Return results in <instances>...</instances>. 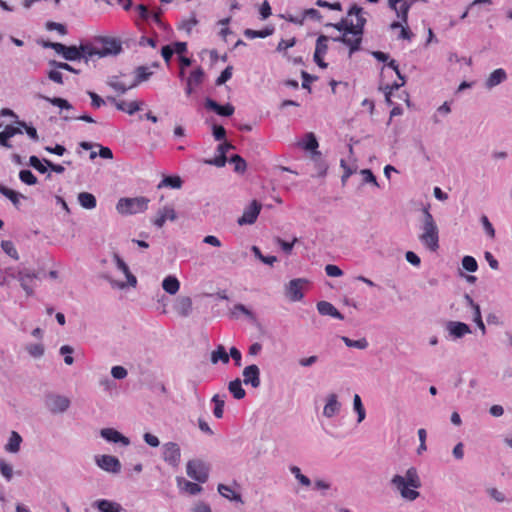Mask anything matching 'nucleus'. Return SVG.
<instances>
[{"label": "nucleus", "instance_id": "obj_1", "mask_svg": "<svg viewBox=\"0 0 512 512\" xmlns=\"http://www.w3.org/2000/svg\"><path fill=\"white\" fill-rule=\"evenodd\" d=\"M363 14L364 11L361 7L356 5L352 6L348 12V15L355 17L356 27H351L352 30L348 31V33L346 32L339 37L333 38L334 41L342 42L349 47V56L360 49L364 26L366 23V19Z\"/></svg>", "mask_w": 512, "mask_h": 512}, {"label": "nucleus", "instance_id": "obj_2", "mask_svg": "<svg viewBox=\"0 0 512 512\" xmlns=\"http://www.w3.org/2000/svg\"><path fill=\"white\" fill-rule=\"evenodd\" d=\"M392 486L407 501H414L419 497L417 489L421 487V479L415 467L407 469L404 475L396 474L391 479Z\"/></svg>", "mask_w": 512, "mask_h": 512}, {"label": "nucleus", "instance_id": "obj_3", "mask_svg": "<svg viewBox=\"0 0 512 512\" xmlns=\"http://www.w3.org/2000/svg\"><path fill=\"white\" fill-rule=\"evenodd\" d=\"M439 228L428 208L423 209V217L419 226L418 239L422 246L430 252L439 249Z\"/></svg>", "mask_w": 512, "mask_h": 512}, {"label": "nucleus", "instance_id": "obj_4", "mask_svg": "<svg viewBox=\"0 0 512 512\" xmlns=\"http://www.w3.org/2000/svg\"><path fill=\"white\" fill-rule=\"evenodd\" d=\"M88 46L85 52L90 56V59L117 55L122 50L121 43L111 38H99L93 43H88Z\"/></svg>", "mask_w": 512, "mask_h": 512}, {"label": "nucleus", "instance_id": "obj_5", "mask_svg": "<svg viewBox=\"0 0 512 512\" xmlns=\"http://www.w3.org/2000/svg\"><path fill=\"white\" fill-rule=\"evenodd\" d=\"M149 199L146 197L121 198L117 202L116 209L122 215H132L147 210Z\"/></svg>", "mask_w": 512, "mask_h": 512}, {"label": "nucleus", "instance_id": "obj_6", "mask_svg": "<svg viewBox=\"0 0 512 512\" xmlns=\"http://www.w3.org/2000/svg\"><path fill=\"white\" fill-rule=\"evenodd\" d=\"M187 475L198 483H205L208 480L209 468L201 460H190L186 465Z\"/></svg>", "mask_w": 512, "mask_h": 512}, {"label": "nucleus", "instance_id": "obj_7", "mask_svg": "<svg viewBox=\"0 0 512 512\" xmlns=\"http://www.w3.org/2000/svg\"><path fill=\"white\" fill-rule=\"evenodd\" d=\"M308 285V280L296 278L285 285V296L292 302L301 301L304 298V289Z\"/></svg>", "mask_w": 512, "mask_h": 512}, {"label": "nucleus", "instance_id": "obj_8", "mask_svg": "<svg viewBox=\"0 0 512 512\" xmlns=\"http://www.w3.org/2000/svg\"><path fill=\"white\" fill-rule=\"evenodd\" d=\"M113 260L115 262V265L119 271H121L126 279L127 283L116 281V280H110V283L113 287L123 289L126 287V285H130L132 287H135L137 284L136 277L130 272L128 265L124 262V260L117 254L114 253Z\"/></svg>", "mask_w": 512, "mask_h": 512}, {"label": "nucleus", "instance_id": "obj_9", "mask_svg": "<svg viewBox=\"0 0 512 512\" xmlns=\"http://www.w3.org/2000/svg\"><path fill=\"white\" fill-rule=\"evenodd\" d=\"M46 408L53 414L64 413L70 406V400L63 395L49 394L45 398Z\"/></svg>", "mask_w": 512, "mask_h": 512}, {"label": "nucleus", "instance_id": "obj_10", "mask_svg": "<svg viewBox=\"0 0 512 512\" xmlns=\"http://www.w3.org/2000/svg\"><path fill=\"white\" fill-rule=\"evenodd\" d=\"M163 460L171 467H178L181 462V449L175 442H167L162 446Z\"/></svg>", "mask_w": 512, "mask_h": 512}, {"label": "nucleus", "instance_id": "obj_11", "mask_svg": "<svg viewBox=\"0 0 512 512\" xmlns=\"http://www.w3.org/2000/svg\"><path fill=\"white\" fill-rule=\"evenodd\" d=\"M261 204L256 200H253L249 206H247L241 217L238 218L237 223L240 226L254 224L260 214Z\"/></svg>", "mask_w": 512, "mask_h": 512}, {"label": "nucleus", "instance_id": "obj_12", "mask_svg": "<svg viewBox=\"0 0 512 512\" xmlns=\"http://www.w3.org/2000/svg\"><path fill=\"white\" fill-rule=\"evenodd\" d=\"M342 409V404L338 399L337 394L330 393L325 398V405L323 407V416L331 419L333 417H336L340 414Z\"/></svg>", "mask_w": 512, "mask_h": 512}, {"label": "nucleus", "instance_id": "obj_13", "mask_svg": "<svg viewBox=\"0 0 512 512\" xmlns=\"http://www.w3.org/2000/svg\"><path fill=\"white\" fill-rule=\"evenodd\" d=\"M96 464L102 470L109 473H119L121 470V463L115 456L100 455L95 458Z\"/></svg>", "mask_w": 512, "mask_h": 512}, {"label": "nucleus", "instance_id": "obj_14", "mask_svg": "<svg viewBox=\"0 0 512 512\" xmlns=\"http://www.w3.org/2000/svg\"><path fill=\"white\" fill-rule=\"evenodd\" d=\"M176 219L177 213L173 206L165 205L157 211L156 216L152 219V223L157 228H162L166 221H175Z\"/></svg>", "mask_w": 512, "mask_h": 512}, {"label": "nucleus", "instance_id": "obj_15", "mask_svg": "<svg viewBox=\"0 0 512 512\" xmlns=\"http://www.w3.org/2000/svg\"><path fill=\"white\" fill-rule=\"evenodd\" d=\"M88 43L81 44L79 47L77 46H65L63 58L68 61H76L80 59H84L85 62L90 60V56L85 52Z\"/></svg>", "mask_w": 512, "mask_h": 512}, {"label": "nucleus", "instance_id": "obj_16", "mask_svg": "<svg viewBox=\"0 0 512 512\" xmlns=\"http://www.w3.org/2000/svg\"><path fill=\"white\" fill-rule=\"evenodd\" d=\"M418 0H388L389 6L394 9L397 13V16L401 19L404 24H407L408 21V12L412 5Z\"/></svg>", "mask_w": 512, "mask_h": 512}, {"label": "nucleus", "instance_id": "obj_17", "mask_svg": "<svg viewBox=\"0 0 512 512\" xmlns=\"http://www.w3.org/2000/svg\"><path fill=\"white\" fill-rule=\"evenodd\" d=\"M418 0H388L389 6L394 9L397 13V16L401 19L404 24H407L408 21V12L412 5Z\"/></svg>", "mask_w": 512, "mask_h": 512}, {"label": "nucleus", "instance_id": "obj_18", "mask_svg": "<svg viewBox=\"0 0 512 512\" xmlns=\"http://www.w3.org/2000/svg\"><path fill=\"white\" fill-rule=\"evenodd\" d=\"M14 278H16L20 282L21 287L24 289L28 296L33 295L34 291L32 283L34 279L37 278V275L34 272L27 269H23L18 271L17 274L14 275Z\"/></svg>", "mask_w": 512, "mask_h": 512}, {"label": "nucleus", "instance_id": "obj_19", "mask_svg": "<svg viewBox=\"0 0 512 512\" xmlns=\"http://www.w3.org/2000/svg\"><path fill=\"white\" fill-rule=\"evenodd\" d=\"M242 376L244 384L251 385L253 388H258L261 384L260 369L255 364L246 366L242 372Z\"/></svg>", "mask_w": 512, "mask_h": 512}, {"label": "nucleus", "instance_id": "obj_20", "mask_svg": "<svg viewBox=\"0 0 512 512\" xmlns=\"http://www.w3.org/2000/svg\"><path fill=\"white\" fill-rule=\"evenodd\" d=\"M100 435L103 439L110 443H120L123 446H129L130 440L128 437L121 434L114 428H103L100 431Z\"/></svg>", "mask_w": 512, "mask_h": 512}, {"label": "nucleus", "instance_id": "obj_21", "mask_svg": "<svg viewBox=\"0 0 512 512\" xmlns=\"http://www.w3.org/2000/svg\"><path fill=\"white\" fill-rule=\"evenodd\" d=\"M446 330L453 339H460L472 332L466 323L459 321H449Z\"/></svg>", "mask_w": 512, "mask_h": 512}, {"label": "nucleus", "instance_id": "obj_22", "mask_svg": "<svg viewBox=\"0 0 512 512\" xmlns=\"http://www.w3.org/2000/svg\"><path fill=\"white\" fill-rule=\"evenodd\" d=\"M465 305L472 310L473 320L481 330L482 334L486 333V327L482 321L481 310L478 304L474 302L469 294L464 295Z\"/></svg>", "mask_w": 512, "mask_h": 512}, {"label": "nucleus", "instance_id": "obj_23", "mask_svg": "<svg viewBox=\"0 0 512 512\" xmlns=\"http://www.w3.org/2000/svg\"><path fill=\"white\" fill-rule=\"evenodd\" d=\"M297 145L306 151L312 152L313 156H320V152L317 151L319 143L315 134L312 132L306 133L304 137L298 141Z\"/></svg>", "mask_w": 512, "mask_h": 512}, {"label": "nucleus", "instance_id": "obj_24", "mask_svg": "<svg viewBox=\"0 0 512 512\" xmlns=\"http://www.w3.org/2000/svg\"><path fill=\"white\" fill-rule=\"evenodd\" d=\"M107 100L115 105V107L123 112L128 113L129 115H133L137 111L141 109L143 102L141 101H118L114 97H107Z\"/></svg>", "mask_w": 512, "mask_h": 512}, {"label": "nucleus", "instance_id": "obj_25", "mask_svg": "<svg viewBox=\"0 0 512 512\" xmlns=\"http://www.w3.org/2000/svg\"><path fill=\"white\" fill-rule=\"evenodd\" d=\"M205 107L209 110L214 111L215 113H217L220 116H226V117L233 115V113L235 111V108L233 105H231L229 103L226 105H220L216 101H214L210 98H207L205 100Z\"/></svg>", "mask_w": 512, "mask_h": 512}, {"label": "nucleus", "instance_id": "obj_26", "mask_svg": "<svg viewBox=\"0 0 512 512\" xmlns=\"http://www.w3.org/2000/svg\"><path fill=\"white\" fill-rule=\"evenodd\" d=\"M92 506L99 512H121L123 510L119 503L108 499L96 500L93 502Z\"/></svg>", "mask_w": 512, "mask_h": 512}, {"label": "nucleus", "instance_id": "obj_27", "mask_svg": "<svg viewBox=\"0 0 512 512\" xmlns=\"http://www.w3.org/2000/svg\"><path fill=\"white\" fill-rule=\"evenodd\" d=\"M507 79V73L503 68L495 69L486 79L485 87L492 89Z\"/></svg>", "mask_w": 512, "mask_h": 512}, {"label": "nucleus", "instance_id": "obj_28", "mask_svg": "<svg viewBox=\"0 0 512 512\" xmlns=\"http://www.w3.org/2000/svg\"><path fill=\"white\" fill-rule=\"evenodd\" d=\"M176 481L181 492H185L189 495H197L202 491V487L199 484L190 482L183 477H177Z\"/></svg>", "mask_w": 512, "mask_h": 512}, {"label": "nucleus", "instance_id": "obj_29", "mask_svg": "<svg viewBox=\"0 0 512 512\" xmlns=\"http://www.w3.org/2000/svg\"><path fill=\"white\" fill-rule=\"evenodd\" d=\"M175 311L183 317H187L192 311V300L190 297H179L174 305Z\"/></svg>", "mask_w": 512, "mask_h": 512}, {"label": "nucleus", "instance_id": "obj_30", "mask_svg": "<svg viewBox=\"0 0 512 512\" xmlns=\"http://www.w3.org/2000/svg\"><path fill=\"white\" fill-rule=\"evenodd\" d=\"M317 309L321 315H328L339 320L344 319L343 315L331 303L327 301L318 302Z\"/></svg>", "mask_w": 512, "mask_h": 512}, {"label": "nucleus", "instance_id": "obj_31", "mask_svg": "<svg viewBox=\"0 0 512 512\" xmlns=\"http://www.w3.org/2000/svg\"><path fill=\"white\" fill-rule=\"evenodd\" d=\"M388 66L395 71V73L397 74V76L401 80V82L400 83H394L392 85H387L385 87L386 98L387 99H389V96H390V94L392 93L393 90H397V89H399L401 86H403L405 84V78L400 73L397 62L392 59V60H390L388 62Z\"/></svg>", "mask_w": 512, "mask_h": 512}, {"label": "nucleus", "instance_id": "obj_32", "mask_svg": "<svg viewBox=\"0 0 512 512\" xmlns=\"http://www.w3.org/2000/svg\"><path fill=\"white\" fill-rule=\"evenodd\" d=\"M0 193L3 196L7 197L16 208L19 207L21 199H26V197L23 194L16 192L12 189H9L2 184H0Z\"/></svg>", "mask_w": 512, "mask_h": 512}, {"label": "nucleus", "instance_id": "obj_33", "mask_svg": "<svg viewBox=\"0 0 512 512\" xmlns=\"http://www.w3.org/2000/svg\"><path fill=\"white\" fill-rule=\"evenodd\" d=\"M21 443L22 437L20 434L16 431H12L9 440L5 445V450L9 453H17L20 450Z\"/></svg>", "mask_w": 512, "mask_h": 512}, {"label": "nucleus", "instance_id": "obj_34", "mask_svg": "<svg viewBox=\"0 0 512 512\" xmlns=\"http://www.w3.org/2000/svg\"><path fill=\"white\" fill-rule=\"evenodd\" d=\"M219 494L223 496L224 498L235 501V502H242V497L239 493H236L230 486L225 484H219L217 488Z\"/></svg>", "mask_w": 512, "mask_h": 512}, {"label": "nucleus", "instance_id": "obj_35", "mask_svg": "<svg viewBox=\"0 0 512 512\" xmlns=\"http://www.w3.org/2000/svg\"><path fill=\"white\" fill-rule=\"evenodd\" d=\"M225 398L226 395L215 394L211 399V402L214 404L213 414L218 419L223 417Z\"/></svg>", "mask_w": 512, "mask_h": 512}, {"label": "nucleus", "instance_id": "obj_36", "mask_svg": "<svg viewBox=\"0 0 512 512\" xmlns=\"http://www.w3.org/2000/svg\"><path fill=\"white\" fill-rule=\"evenodd\" d=\"M162 288L169 294L175 295L180 289V282L174 276H167L162 282Z\"/></svg>", "mask_w": 512, "mask_h": 512}, {"label": "nucleus", "instance_id": "obj_37", "mask_svg": "<svg viewBox=\"0 0 512 512\" xmlns=\"http://www.w3.org/2000/svg\"><path fill=\"white\" fill-rule=\"evenodd\" d=\"M228 390L237 400L243 399L246 395V392L242 387V382L238 378L229 382Z\"/></svg>", "mask_w": 512, "mask_h": 512}, {"label": "nucleus", "instance_id": "obj_38", "mask_svg": "<svg viewBox=\"0 0 512 512\" xmlns=\"http://www.w3.org/2000/svg\"><path fill=\"white\" fill-rule=\"evenodd\" d=\"M78 202L85 209H94L97 205L95 196L88 192L79 193Z\"/></svg>", "mask_w": 512, "mask_h": 512}, {"label": "nucleus", "instance_id": "obj_39", "mask_svg": "<svg viewBox=\"0 0 512 512\" xmlns=\"http://www.w3.org/2000/svg\"><path fill=\"white\" fill-rule=\"evenodd\" d=\"M183 181L179 176H165L158 184L157 188L169 187L172 189H180Z\"/></svg>", "mask_w": 512, "mask_h": 512}, {"label": "nucleus", "instance_id": "obj_40", "mask_svg": "<svg viewBox=\"0 0 512 512\" xmlns=\"http://www.w3.org/2000/svg\"><path fill=\"white\" fill-rule=\"evenodd\" d=\"M274 32L273 27H266L263 30H253V29H245L244 30V36L248 39H255V38H266L270 35H272Z\"/></svg>", "mask_w": 512, "mask_h": 512}, {"label": "nucleus", "instance_id": "obj_41", "mask_svg": "<svg viewBox=\"0 0 512 512\" xmlns=\"http://www.w3.org/2000/svg\"><path fill=\"white\" fill-rule=\"evenodd\" d=\"M152 71L149 70L146 66H139L135 70V80L130 84V87H136L139 83L148 80V78L152 75Z\"/></svg>", "mask_w": 512, "mask_h": 512}, {"label": "nucleus", "instance_id": "obj_42", "mask_svg": "<svg viewBox=\"0 0 512 512\" xmlns=\"http://www.w3.org/2000/svg\"><path fill=\"white\" fill-rule=\"evenodd\" d=\"M204 77V70L201 67H198L190 73L186 81L189 82L190 86L198 87L203 83Z\"/></svg>", "mask_w": 512, "mask_h": 512}, {"label": "nucleus", "instance_id": "obj_43", "mask_svg": "<svg viewBox=\"0 0 512 512\" xmlns=\"http://www.w3.org/2000/svg\"><path fill=\"white\" fill-rule=\"evenodd\" d=\"M329 38L325 35H320L316 41V47L314 52V58L324 57L328 50Z\"/></svg>", "mask_w": 512, "mask_h": 512}, {"label": "nucleus", "instance_id": "obj_44", "mask_svg": "<svg viewBox=\"0 0 512 512\" xmlns=\"http://www.w3.org/2000/svg\"><path fill=\"white\" fill-rule=\"evenodd\" d=\"M219 361H222L224 364L229 362V355L222 345H219L217 349L211 353V362L217 364Z\"/></svg>", "mask_w": 512, "mask_h": 512}, {"label": "nucleus", "instance_id": "obj_45", "mask_svg": "<svg viewBox=\"0 0 512 512\" xmlns=\"http://www.w3.org/2000/svg\"><path fill=\"white\" fill-rule=\"evenodd\" d=\"M353 410L357 414V422L361 423L366 417V410L363 406L361 397L358 394H355L353 397Z\"/></svg>", "mask_w": 512, "mask_h": 512}, {"label": "nucleus", "instance_id": "obj_46", "mask_svg": "<svg viewBox=\"0 0 512 512\" xmlns=\"http://www.w3.org/2000/svg\"><path fill=\"white\" fill-rule=\"evenodd\" d=\"M352 17L353 16L348 15L346 19H342L340 22L335 24L330 23L328 26L334 27L338 31L342 32V34L346 32L348 33V31L352 30L351 27H356L355 21L352 19Z\"/></svg>", "mask_w": 512, "mask_h": 512}, {"label": "nucleus", "instance_id": "obj_47", "mask_svg": "<svg viewBox=\"0 0 512 512\" xmlns=\"http://www.w3.org/2000/svg\"><path fill=\"white\" fill-rule=\"evenodd\" d=\"M341 340L345 343L347 347L356 348L360 350H364L368 347L369 343L366 338H361L358 340H352L346 336H342Z\"/></svg>", "mask_w": 512, "mask_h": 512}, {"label": "nucleus", "instance_id": "obj_48", "mask_svg": "<svg viewBox=\"0 0 512 512\" xmlns=\"http://www.w3.org/2000/svg\"><path fill=\"white\" fill-rule=\"evenodd\" d=\"M41 99L49 102L50 104H52L53 106H56V107H59L61 109H72V105L65 99L63 98H59V97H48V96H44V95H40L39 96Z\"/></svg>", "mask_w": 512, "mask_h": 512}, {"label": "nucleus", "instance_id": "obj_49", "mask_svg": "<svg viewBox=\"0 0 512 512\" xmlns=\"http://www.w3.org/2000/svg\"><path fill=\"white\" fill-rule=\"evenodd\" d=\"M239 314L245 315L250 320H253L255 318L254 313L251 310H249L246 306H244L243 304H236L231 309V315L233 317L237 318L239 316Z\"/></svg>", "mask_w": 512, "mask_h": 512}, {"label": "nucleus", "instance_id": "obj_50", "mask_svg": "<svg viewBox=\"0 0 512 512\" xmlns=\"http://www.w3.org/2000/svg\"><path fill=\"white\" fill-rule=\"evenodd\" d=\"M107 83L112 89L119 92L120 94H124L127 90L132 88L130 85H126L121 82L116 76L111 77Z\"/></svg>", "mask_w": 512, "mask_h": 512}, {"label": "nucleus", "instance_id": "obj_51", "mask_svg": "<svg viewBox=\"0 0 512 512\" xmlns=\"http://www.w3.org/2000/svg\"><path fill=\"white\" fill-rule=\"evenodd\" d=\"M290 472L294 475L296 480L304 487H309L311 485V480L302 474L301 470L297 466H291L289 468Z\"/></svg>", "mask_w": 512, "mask_h": 512}, {"label": "nucleus", "instance_id": "obj_52", "mask_svg": "<svg viewBox=\"0 0 512 512\" xmlns=\"http://www.w3.org/2000/svg\"><path fill=\"white\" fill-rule=\"evenodd\" d=\"M391 29L401 28L399 38L400 39H406L411 40L413 33L410 31V29L407 27V24H404L403 22H393L390 25Z\"/></svg>", "mask_w": 512, "mask_h": 512}, {"label": "nucleus", "instance_id": "obj_53", "mask_svg": "<svg viewBox=\"0 0 512 512\" xmlns=\"http://www.w3.org/2000/svg\"><path fill=\"white\" fill-rule=\"evenodd\" d=\"M26 351L29 353L30 356L33 358H40L44 354V346L41 343H34V344H28L26 346Z\"/></svg>", "mask_w": 512, "mask_h": 512}, {"label": "nucleus", "instance_id": "obj_54", "mask_svg": "<svg viewBox=\"0 0 512 512\" xmlns=\"http://www.w3.org/2000/svg\"><path fill=\"white\" fill-rule=\"evenodd\" d=\"M198 24V20L195 14H192L189 18L183 20L179 26V29L191 33L192 29Z\"/></svg>", "mask_w": 512, "mask_h": 512}, {"label": "nucleus", "instance_id": "obj_55", "mask_svg": "<svg viewBox=\"0 0 512 512\" xmlns=\"http://www.w3.org/2000/svg\"><path fill=\"white\" fill-rule=\"evenodd\" d=\"M19 179L27 185H35L37 183L36 176L30 170H21L19 172Z\"/></svg>", "mask_w": 512, "mask_h": 512}, {"label": "nucleus", "instance_id": "obj_56", "mask_svg": "<svg viewBox=\"0 0 512 512\" xmlns=\"http://www.w3.org/2000/svg\"><path fill=\"white\" fill-rule=\"evenodd\" d=\"M1 248L7 255H9L13 259L17 260L19 258L18 252L11 241H2Z\"/></svg>", "mask_w": 512, "mask_h": 512}, {"label": "nucleus", "instance_id": "obj_57", "mask_svg": "<svg viewBox=\"0 0 512 512\" xmlns=\"http://www.w3.org/2000/svg\"><path fill=\"white\" fill-rule=\"evenodd\" d=\"M462 266L469 272H475L478 269L477 261L472 256H464L462 259Z\"/></svg>", "mask_w": 512, "mask_h": 512}, {"label": "nucleus", "instance_id": "obj_58", "mask_svg": "<svg viewBox=\"0 0 512 512\" xmlns=\"http://www.w3.org/2000/svg\"><path fill=\"white\" fill-rule=\"evenodd\" d=\"M29 165L42 174L47 172L48 166L43 163L37 156H30Z\"/></svg>", "mask_w": 512, "mask_h": 512}, {"label": "nucleus", "instance_id": "obj_59", "mask_svg": "<svg viewBox=\"0 0 512 512\" xmlns=\"http://www.w3.org/2000/svg\"><path fill=\"white\" fill-rule=\"evenodd\" d=\"M61 355H64V362L67 365H72L74 362V358L71 356L74 352L73 347L69 345H63L59 350Z\"/></svg>", "mask_w": 512, "mask_h": 512}, {"label": "nucleus", "instance_id": "obj_60", "mask_svg": "<svg viewBox=\"0 0 512 512\" xmlns=\"http://www.w3.org/2000/svg\"><path fill=\"white\" fill-rule=\"evenodd\" d=\"M111 375L114 379L122 380L127 377L128 371L125 367L117 365L111 368Z\"/></svg>", "mask_w": 512, "mask_h": 512}, {"label": "nucleus", "instance_id": "obj_61", "mask_svg": "<svg viewBox=\"0 0 512 512\" xmlns=\"http://www.w3.org/2000/svg\"><path fill=\"white\" fill-rule=\"evenodd\" d=\"M0 473L7 481H10L13 477V468L4 460H0Z\"/></svg>", "mask_w": 512, "mask_h": 512}, {"label": "nucleus", "instance_id": "obj_62", "mask_svg": "<svg viewBox=\"0 0 512 512\" xmlns=\"http://www.w3.org/2000/svg\"><path fill=\"white\" fill-rule=\"evenodd\" d=\"M17 124L25 129L27 135L34 141H38L39 139V136H38V133H37V130L33 127V126H29L27 125L24 121H18Z\"/></svg>", "mask_w": 512, "mask_h": 512}, {"label": "nucleus", "instance_id": "obj_63", "mask_svg": "<svg viewBox=\"0 0 512 512\" xmlns=\"http://www.w3.org/2000/svg\"><path fill=\"white\" fill-rule=\"evenodd\" d=\"M46 29L49 31H57L61 35H65L67 33V29L65 25L53 21H48L46 23Z\"/></svg>", "mask_w": 512, "mask_h": 512}, {"label": "nucleus", "instance_id": "obj_64", "mask_svg": "<svg viewBox=\"0 0 512 512\" xmlns=\"http://www.w3.org/2000/svg\"><path fill=\"white\" fill-rule=\"evenodd\" d=\"M230 161L234 163V170L237 172H244L246 169V162L239 155H234L231 157Z\"/></svg>", "mask_w": 512, "mask_h": 512}]
</instances>
